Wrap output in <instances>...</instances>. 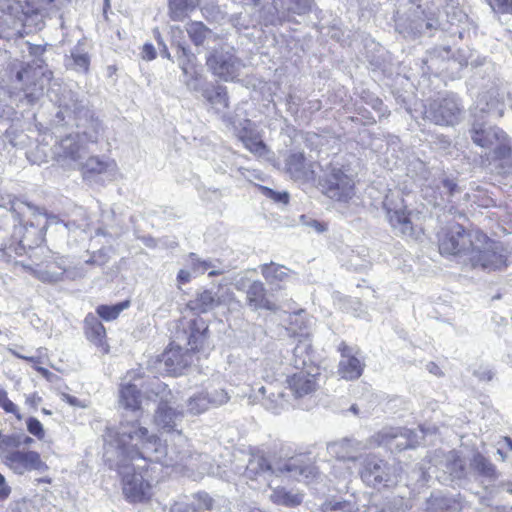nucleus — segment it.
Returning <instances> with one entry per match:
<instances>
[{
  "mask_svg": "<svg viewBox=\"0 0 512 512\" xmlns=\"http://www.w3.org/2000/svg\"><path fill=\"white\" fill-rule=\"evenodd\" d=\"M165 371L171 375L181 374L192 363V353L181 348H170L162 355Z\"/></svg>",
  "mask_w": 512,
  "mask_h": 512,
  "instance_id": "24",
  "label": "nucleus"
},
{
  "mask_svg": "<svg viewBox=\"0 0 512 512\" xmlns=\"http://www.w3.org/2000/svg\"><path fill=\"white\" fill-rule=\"evenodd\" d=\"M411 33L414 35L422 34L425 32V20L413 21L410 25Z\"/></svg>",
  "mask_w": 512,
  "mask_h": 512,
  "instance_id": "59",
  "label": "nucleus"
},
{
  "mask_svg": "<svg viewBox=\"0 0 512 512\" xmlns=\"http://www.w3.org/2000/svg\"><path fill=\"white\" fill-rule=\"evenodd\" d=\"M387 219L394 231L403 236L413 235V225L399 191H389L383 201Z\"/></svg>",
  "mask_w": 512,
  "mask_h": 512,
  "instance_id": "12",
  "label": "nucleus"
},
{
  "mask_svg": "<svg viewBox=\"0 0 512 512\" xmlns=\"http://www.w3.org/2000/svg\"><path fill=\"white\" fill-rule=\"evenodd\" d=\"M420 433L421 435H418L404 427H384L370 438V443L374 446H384L392 452L402 451L418 445L426 432L421 429Z\"/></svg>",
  "mask_w": 512,
  "mask_h": 512,
  "instance_id": "9",
  "label": "nucleus"
},
{
  "mask_svg": "<svg viewBox=\"0 0 512 512\" xmlns=\"http://www.w3.org/2000/svg\"><path fill=\"white\" fill-rule=\"evenodd\" d=\"M221 304V300L210 290L196 294V297L187 303V307L196 314L207 313Z\"/></svg>",
  "mask_w": 512,
  "mask_h": 512,
  "instance_id": "28",
  "label": "nucleus"
},
{
  "mask_svg": "<svg viewBox=\"0 0 512 512\" xmlns=\"http://www.w3.org/2000/svg\"><path fill=\"white\" fill-rule=\"evenodd\" d=\"M15 204V200L11 195L3 196L0 194V207L10 210L16 216H18L19 212L17 211Z\"/></svg>",
  "mask_w": 512,
  "mask_h": 512,
  "instance_id": "54",
  "label": "nucleus"
},
{
  "mask_svg": "<svg viewBox=\"0 0 512 512\" xmlns=\"http://www.w3.org/2000/svg\"><path fill=\"white\" fill-rule=\"evenodd\" d=\"M142 58L147 61H151L156 58V50L150 43H146L142 47Z\"/></svg>",
  "mask_w": 512,
  "mask_h": 512,
  "instance_id": "55",
  "label": "nucleus"
},
{
  "mask_svg": "<svg viewBox=\"0 0 512 512\" xmlns=\"http://www.w3.org/2000/svg\"><path fill=\"white\" fill-rule=\"evenodd\" d=\"M209 70L224 81L235 80L243 66L233 52V48L220 46L213 48L206 59Z\"/></svg>",
  "mask_w": 512,
  "mask_h": 512,
  "instance_id": "10",
  "label": "nucleus"
},
{
  "mask_svg": "<svg viewBox=\"0 0 512 512\" xmlns=\"http://www.w3.org/2000/svg\"><path fill=\"white\" fill-rule=\"evenodd\" d=\"M285 172L295 181L308 182L315 179V163L303 152L292 151L285 158Z\"/></svg>",
  "mask_w": 512,
  "mask_h": 512,
  "instance_id": "18",
  "label": "nucleus"
},
{
  "mask_svg": "<svg viewBox=\"0 0 512 512\" xmlns=\"http://www.w3.org/2000/svg\"><path fill=\"white\" fill-rule=\"evenodd\" d=\"M42 93H43V86L40 85L39 87H37L35 85V88L31 92H27L25 94V98L29 104H34L40 98Z\"/></svg>",
  "mask_w": 512,
  "mask_h": 512,
  "instance_id": "56",
  "label": "nucleus"
},
{
  "mask_svg": "<svg viewBox=\"0 0 512 512\" xmlns=\"http://www.w3.org/2000/svg\"><path fill=\"white\" fill-rule=\"evenodd\" d=\"M360 506L353 495L348 499L331 498L326 500L320 508V512H360Z\"/></svg>",
  "mask_w": 512,
  "mask_h": 512,
  "instance_id": "34",
  "label": "nucleus"
},
{
  "mask_svg": "<svg viewBox=\"0 0 512 512\" xmlns=\"http://www.w3.org/2000/svg\"><path fill=\"white\" fill-rule=\"evenodd\" d=\"M461 107L455 95L449 94L434 100L425 110V116L437 125H454L458 122Z\"/></svg>",
  "mask_w": 512,
  "mask_h": 512,
  "instance_id": "15",
  "label": "nucleus"
},
{
  "mask_svg": "<svg viewBox=\"0 0 512 512\" xmlns=\"http://www.w3.org/2000/svg\"><path fill=\"white\" fill-rule=\"evenodd\" d=\"M84 333L86 338L103 353H108L109 346L106 343V330L97 316L89 313L84 319Z\"/></svg>",
  "mask_w": 512,
  "mask_h": 512,
  "instance_id": "25",
  "label": "nucleus"
},
{
  "mask_svg": "<svg viewBox=\"0 0 512 512\" xmlns=\"http://www.w3.org/2000/svg\"><path fill=\"white\" fill-rule=\"evenodd\" d=\"M475 233L467 232L461 225H452L443 232L439 238V250L441 254L466 256L475 245Z\"/></svg>",
  "mask_w": 512,
  "mask_h": 512,
  "instance_id": "11",
  "label": "nucleus"
},
{
  "mask_svg": "<svg viewBox=\"0 0 512 512\" xmlns=\"http://www.w3.org/2000/svg\"><path fill=\"white\" fill-rule=\"evenodd\" d=\"M321 191L330 199L347 202L355 195V182L342 167L331 164L319 182Z\"/></svg>",
  "mask_w": 512,
  "mask_h": 512,
  "instance_id": "7",
  "label": "nucleus"
},
{
  "mask_svg": "<svg viewBox=\"0 0 512 512\" xmlns=\"http://www.w3.org/2000/svg\"><path fill=\"white\" fill-rule=\"evenodd\" d=\"M53 153L60 165L75 169L80 166L81 160L87 154V148L84 141L71 133L54 145Z\"/></svg>",
  "mask_w": 512,
  "mask_h": 512,
  "instance_id": "14",
  "label": "nucleus"
},
{
  "mask_svg": "<svg viewBox=\"0 0 512 512\" xmlns=\"http://www.w3.org/2000/svg\"><path fill=\"white\" fill-rule=\"evenodd\" d=\"M261 192L276 203L287 204L289 201V194L286 191L277 192L265 186H259Z\"/></svg>",
  "mask_w": 512,
  "mask_h": 512,
  "instance_id": "50",
  "label": "nucleus"
},
{
  "mask_svg": "<svg viewBox=\"0 0 512 512\" xmlns=\"http://www.w3.org/2000/svg\"><path fill=\"white\" fill-rule=\"evenodd\" d=\"M186 32L191 41L196 46L206 45L210 48L209 44L211 42L216 43L219 40V37L216 33H214L211 29L207 28L202 22L199 21H191L187 23Z\"/></svg>",
  "mask_w": 512,
  "mask_h": 512,
  "instance_id": "26",
  "label": "nucleus"
},
{
  "mask_svg": "<svg viewBox=\"0 0 512 512\" xmlns=\"http://www.w3.org/2000/svg\"><path fill=\"white\" fill-rule=\"evenodd\" d=\"M153 385L154 388L151 390V393L160 399L159 406L154 415V423L160 431L170 434V441L173 442V444L170 447L163 445L156 435L150 434L147 430L148 436H154L158 443L163 448L167 449V452L187 446V438L183 435L182 431L178 429L184 416L183 412L176 411L168 405V403L171 402L172 395L166 384L155 381Z\"/></svg>",
  "mask_w": 512,
  "mask_h": 512,
  "instance_id": "4",
  "label": "nucleus"
},
{
  "mask_svg": "<svg viewBox=\"0 0 512 512\" xmlns=\"http://www.w3.org/2000/svg\"><path fill=\"white\" fill-rule=\"evenodd\" d=\"M437 189H439V194L441 197V200H447L450 201V199L459 192L458 185L451 179H448L446 177H441L437 184Z\"/></svg>",
  "mask_w": 512,
  "mask_h": 512,
  "instance_id": "46",
  "label": "nucleus"
},
{
  "mask_svg": "<svg viewBox=\"0 0 512 512\" xmlns=\"http://www.w3.org/2000/svg\"><path fill=\"white\" fill-rule=\"evenodd\" d=\"M471 465L480 476L489 481H494L497 478L496 467L481 454L474 455Z\"/></svg>",
  "mask_w": 512,
  "mask_h": 512,
  "instance_id": "40",
  "label": "nucleus"
},
{
  "mask_svg": "<svg viewBox=\"0 0 512 512\" xmlns=\"http://www.w3.org/2000/svg\"><path fill=\"white\" fill-rule=\"evenodd\" d=\"M212 507L213 499L207 493H197L189 502H175L171 506L170 512H204L211 510Z\"/></svg>",
  "mask_w": 512,
  "mask_h": 512,
  "instance_id": "27",
  "label": "nucleus"
},
{
  "mask_svg": "<svg viewBox=\"0 0 512 512\" xmlns=\"http://www.w3.org/2000/svg\"><path fill=\"white\" fill-rule=\"evenodd\" d=\"M130 305L129 301H123L117 303L115 305H99L96 309V312L99 317H101L105 321L115 320L119 314L128 308Z\"/></svg>",
  "mask_w": 512,
  "mask_h": 512,
  "instance_id": "44",
  "label": "nucleus"
},
{
  "mask_svg": "<svg viewBox=\"0 0 512 512\" xmlns=\"http://www.w3.org/2000/svg\"><path fill=\"white\" fill-rule=\"evenodd\" d=\"M229 399V394L223 389L215 390L210 394L208 393V400L210 406H221L227 403Z\"/></svg>",
  "mask_w": 512,
  "mask_h": 512,
  "instance_id": "51",
  "label": "nucleus"
},
{
  "mask_svg": "<svg viewBox=\"0 0 512 512\" xmlns=\"http://www.w3.org/2000/svg\"><path fill=\"white\" fill-rule=\"evenodd\" d=\"M20 434L4 436L0 439V457L6 458V452H16L20 450Z\"/></svg>",
  "mask_w": 512,
  "mask_h": 512,
  "instance_id": "47",
  "label": "nucleus"
},
{
  "mask_svg": "<svg viewBox=\"0 0 512 512\" xmlns=\"http://www.w3.org/2000/svg\"><path fill=\"white\" fill-rule=\"evenodd\" d=\"M475 240L476 243L469 252L468 258L473 267L489 272L506 267V256L500 244L488 239L480 232H475Z\"/></svg>",
  "mask_w": 512,
  "mask_h": 512,
  "instance_id": "5",
  "label": "nucleus"
},
{
  "mask_svg": "<svg viewBox=\"0 0 512 512\" xmlns=\"http://www.w3.org/2000/svg\"><path fill=\"white\" fill-rule=\"evenodd\" d=\"M203 337H204V335L200 331H197V333H194V332L191 333L189 340H188V344L190 345L191 350H195L198 348V342Z\"/></svg>",
  "mask_w": 512,
  "mask_h": 512,
  "instance_id": "60",
  "label": "nucleus"
},
{
  "mask_svg": "<svg viewBox=\"0 0 512 512\" xmlns=\"http://www.w3.org/2000/svg\"><path fill=\"white\" fill-rule=\"evenodd\" d=\"M202 95L216 113L222 114V118L223 116L226 117L224 114L225 110L228 108V94L226 87L216 86L205 88L202 91Z\"/></svg>",
  "mask_w": 512,
  "mask_h": 512,
  "instance_id": "30",
  "label": "nucleus"
},
{
  "mask_svg": "<svg viewBox=\"0 0 512 512\" xmlns=\"http://www.w3.org/2000/svg\"><path fill=\"white\" fill-rule=\"evenodd\" d=\"M84 178L90 180L110 181L117 172L115 161L108 158L89 157L85 162L81 161L80 166Z\"/></svg>",
  "mask_w": 512,
  "mask_h": 512,
  "instance_id": "19",
  "label": "nucleus"
},
{
  "mask_svg": "<svg viewBox=\"0 0 512 512\" xmlns=\"http://www.w3.org/2000/svg\"><path fill=\"white\" fill-rule=\"evenodd\" d=\"M203 0H169V12L173 21L183 20Z\"/></svg>",
  "mask_w": 512,
  "mask_h": 512,
  "instance_id": "36",
  "label": "nucleus"
},
{
  "mask_svg": "<svg viewBox=\"0 0 512 512\" xmlns=\"http://www.w3.org/2000/svg\"><path fill=\"white\" fill-rule=\"evenodd\" d=\"M341 359L338 365V374L346 380H354L362 375L364 363L357 356L358 352L342 342L339 345Z\"/></svg>",
  "mask_w": 512,
  "mask_h": 512,
  "instance_id": "21",
  "label": "nucleus"
},
{
  "mask_svg": "<svg viewBox=\"0 0 512 512\" xmlns=\"http://www.w3.org/2000/svg\"><path fill=\"white\" fill-rule=\"evenodd\" d=\"M313 5L312 0H272V7L265 12V20L272 25L291 21L295 15L309 13Z\"/></svg>",
  "mask_w": 512,
  "mask_h": 512,
  "instance_id": "13",
  "label": "nucleus"
},
{
  "mask_svg": "<svg viewBox=\"0 0 512 512\" xmlns=\"http://www.w3.org/2000/svg\"><path fill=\"white\" fill-rule=\"evenodd\" d=\"M64 226L69 230H80L81 232H85L86 228L88 227V223H86V217H84L82 219V221L80 223H76L75 220L73 221H68L66 223H64Z\"/></svg>",
  "mask_w": 512,
  "mask_h": 512,
  "instance_id": "57",
  "label": "nucleus"
},
{
  "mask_svg": "<svg viewBox=\"0 0 512 512\" xmlns=\"http://www.w3.org/2000/svg\"><path fill=\"white\" fill-rule=\"evenodd\" d=\"M223 121L234 127L236 135L242 143L258 133L255 129V124L249 119L240 122L239 126H236L229 117L223 116Z\"/></svg>",
  "mask_w": 512,
  "mask_h": 512,
  "instance_id": "42",
  "label": "nucleus"
},
{
  "mask_svg": "<svg viewBox=\"0 0 512 512\" xmlns=\"http://www.w3.org/2000/svg\"><path fill=\"white\" fill-rule=\"evenodd\" d=\"M289 325V330L294 336L306 339L310 336L313 318L300 310L290 316Z\"/></svg>",
  "mask_w": 512,
  "mask_h": 512,
  "instance_id": "33",
  "label": "nucleus"
},
{
  "mask_svg": "<svg viewBox=\"0 0 512 512\" xmlns=\"http://www.w3.org/2000/svg\"><path fill=\"white\" fill-rule=\"evenodd\" d=\"M319 369L301 370L287 379L288 386L295 398H302L314 393L319 387Z\"/></svg>",
  "mask_w": 512,
  "mask_h": 512,
  "instance_id": "20",
  "label": "nucleus"
},
{
  "mask_svg": "<svg viewBox=\"0 0 512 512\" xmlns=\"http://www.w3.org/2000/svg\"><path fill=\"white\" fill-rule=\"evenodd\" d=\"M170 453H180L184 460L173 467L182 466L191 471H197L199 475L210 474L213 472V466L210 457L206 454H192L189 445L179 447Z\"/></svg>",
  "mask_w": 512,
  "mask_h": 512,
  "instance_id": "23",
  "label": "nucleus"
},
{
  "mask_svg": "<svg viewBox=\"0 0 512 512\" xmlns=\"http://www.w3.org/2000/svg\"><path fill=\"white\" fill-rule=\"evenodd\" d=\"M261 273L268 284L281 288V283L286 282L291 277V271L285 266L270 263L260 266Z\"/></svg>",
  "mask_w": 512,
  "mask_h": 512,
  "instance_id": "32",
  "label": "nucleus"
},
{
  "mask_svg": "<svg viewBox=\"0 0 512 512\" xmlns=\"http://www.w3.org/2000/svg\"><path fill=\"white\" fill-rule=\"evenodd\" d=\"M494 11L512 13V0H487Z\"/></svg>",
  "mask_w": 512,
  "mask_h": 512,
  "instance_id": "52",
  "label": "nucleus"
},
{
  "mask_svg": "<svg viewBox=\"0 0 512 512\" xmlns=\"http://www.w3.org/2000/svg\"><path fill=\"white\" fill-rule=\"evenodd\" d=\"M246 302L253 311L279 309L278 305L269 298L266 287L261 281H253L249 284L246 290Z\"/></svg>",
  "mask_w": 512,
  "mask_h": 512,
  "instance_id": "22",
  "label": "nucleus"
},
{
  "mask_svg": "<svg viewBox=\"0 0 512 512\" xmlns=\"http://www.w3.org/2000/svg\"><path fill=\"white\" fill-rule=\"evenodd\" d=\"M57 265L58 270H61L63 272V278L66 277L67 279L75 280L77 278H82L85 276L86 272L82 267L67 268L65 266L64 258H59Z\"/></svg>",
  "mask_w": 512,
  "mask_h": 512,
  "instance_id": "49",
  "label": "nucleus"
},
{
  "mask_svg": "<svg viewBox=\"0 0 512 512\" xmlns=\"http://www.w3.org/2000/svg\"><path fill=\"white\" fill-rule=\"evenodd\" d=\"M57 261L48 262L46 265H37L36 268L32 269L33 274L42 282L45 283H57L63 280V272L61 270L56 271L58 268Z\"/></svg>",
  "mask_w": 512,
  "mask_h": 512,
  "instance_id": "37",
  "label": "nucleus"
},
{
  "mask_svg": "<svg viewBox=\"0 0 512 512\" xmlns=\"http://www.w3.org/2000/svg\"><path fill=\"white\" fill-rule=\"evenodd\" d=\"M360 512H393L390 508L386 509L378 504L363 505Z\"/></svg>",
  "mask_w": 512,
  "mask_h": 512,
  "instance_id": "58",
  "label": "nucleus"
},
{
  "mask_svg": "<svg viewBox=\"0 0 512 512\" xmlns=\"http://www.w3.org/2000/svg\"><path fill=\"white\" fill-rule=\"evenodd\" d=\"M447 472L453 477L460 479L464 476L465 464L456 451H450L446 456Z\"/></svg>",
  "mask_w": 512,
  "mask_h": 512,
  "instance_id": "43",
  "label": "nucleus"
},
{
  "mask_svg": "<svg viewBox=\"0 0 512 512\" xmlns=\"http://www.w3.org/2000/svg\"><path fill=\"white\" fill-rule=\"evenodd\" d=\"M243 144L246 149L258 156H264L268 152L267 146L262 141L259 133L244 141Z\"/></svg>",
  "mask_w": 512,
  "mask_h": 512,
  "instance_id": "48",
  "label": "nucleus"
},
{
  "mask_svg": "<svg viewBox=\"0 0 512 512\" xmlns=\"http://www.w3.org/2000/svg\"><path fill=\"white\" fill-rule=\"evenodd\" d=\"M471 138L476 145L493 150L496 158H510L511 148L507 143L506 134L496 126L477 119L472 124Z\"/></svg>",
  "mask_w": 512,
  "mask_h": 512,
  "instance_id": "6",
  "label": "nucleus"
},
{
  "mask_svg": "<svg viewBox=\"0 0 512 512\" xmlns=\"http://www.w3.org/2000/svg\"><path fill=\"white\" fill-rule=\"evenodd\" d=\"M27 429L32 435L36 436L38 439H42L44 437L43 425L38 419L34 417H30L27 420Z\"/></svg>",
  "mask_w": 512,
  "mask_h": 512,
  "instance_id": "53",
  "label": "nucleus"
},
{
  "mask_svg": "<svg viewBox=\"0 0 512 512\" xmlns=\"http://www.w3.org/2000/svg\"><path fill=\"white\" fill-rule=\"evenodd\" d=\"M358 464V475L367 486H389L397 481L393 467L376 454L363 455Z\"/></svg>",
  "mask_w": 512,
  "mask_h": 512,
  "instance_id": "8",
  "label": "nucleus"
},
{
  "mask_svg": "<svg viewBox=\"0 0 512 512\" xmlns=\"http://www.w3.org/2000/svg\"><path fill=\"white\" fill-rule=\"evenodd\" d=\"M190 279H191V273L188 270L181 269L178 272L177 280L179 283L185 284V283L189 282Z\"/></svg>",
  "mask_w": 512,
  "mask_h": 512,
  "instance_id": "64",
  "label": "nucleus"
},
{
  "mask_svg": "<svg viewBox=\"0 0 512 512\" xmlns=\"http://www.w3.org/2000/svg\"><path fill=\"white\" fill-rule=\"evenodd\" d=\"M14 473L22 475L29 471H44L46 464L41 460L40 454L36 451L20 449L16 452H6L3 460Z\"/></svg>",
  "mask_w": 512,
  "mask_h": 512,
  "instance_id": "17",
  "label": "nucleus"
},
{
  "mask_svg": "<svg viewBox=\"0 0 512 512\" xmlns=\"http://www.w3.org/2000/svg\"><path fill=\"white\" fill-rule=\"evenodd\" d=\"M71 60L72 63L69 65L73 67V69L80 71V72H86L88 71L89 64H90V58L80 45H77L72 51H71Z\"/></svg>",
  "mask_w": 512,
  "mask_h": 512,
  "instance_id": "45",
  "label": "nucleus"
},
{
  "mask_svg": "<svg viewBox=\"0 0 512 512\" xmlns=\"http://www.w3.org/2000/svg\"><path fill=\"white\" fill-rule=\"evenodd\" d=\"M188 264L194 273L204 274L205 272H208L209 276H216L224 273V269H219L216 263L210 260H202L194 253L189 255Z\"/></svg>",
  "mask_w": 512,
  "mask_h": 512,
  "instance_id": "38",
  "label": "nucleus"
},
{
  "mask_svg": "<svg viewBox=\"0 0 512 512\" xmlns=\"http://www.w3.org/2000/svg\"><path fill=\"white\" fill-rule=\"evenodd\" d=\"M258 393L262 396V405L269 411L278 414L286 405L287 400L283 392L275 390V387L270 385L269 389L261 386Z\"/></svg>",
  "mask_w": 512,
  "mask_h": 512,
  "instance_id": "29",
  "label": "nucleus"
},
{
  "mask_svg": "<svg viewBox=\"0 0 512 512\" xmlns=\"http://www.w3.org/2000/svg\"><path fill=\"white\" fill-rule=\"evenodd\" d=\"M302 495L286 491L284 488H276L270 495V500L277 505L294 507L302 502Z\"/></svg>",
  "mask_w": 512,
  "mask_h": 512,
  "instance_id": "39",
  "label": "nucleus"
},
{
  "mask_svg": "<svg viewBox=\"0 0 512 512\" xmlns=\"http://www.w3.org/2000/svg\"><path fill=\"white\" fill-rule=\"evenodd\" d=\"M10 493V488L6 484L5 478L2 474H0V500L8 497Z\"/></svg>",
  "mask_w": 512,
  "mask_h": 512,
  "instance_id": "63",
  "label": "nucleus"
},
{
  "mask_svg": "<svg viewBox=\"0 0 512 512\" xmlns=\"http://www.w3.org/2000/svg\"><path fill=\"white\" fill-rule=\"evenodd\" d=\"M461 509L460 501L454 497L432 495L426 501L425 512H458Z\"/></svg>",
  "mask_w": 512,
  "mask_h": 512,
  "instance_id": "31",
  "label": "nucleus"
},
{
  "mask_svg": "<svg viewBox=\"0 0 512 512\" xmlns=\"http://www.w3.org/2000/svg\"><path fill=\"white\" fill-rule=\"evenodd\" d=\"M316 468L307 463L306 457L296 456L288 459L268 460L263 454H252L246 465L243 476L247 481L261 485L272 486L273 476L289 477L295 479H309L315 476Z\"/></svg>",
  "mask_w": 512,
  "mask_h": 512,
  "instance_id": "2",
  "label": "nucleus"
},
{
  "mask_svg": "<svg viewBox=\"0 0 512 512\" xmlns=\"http://www.w3.org/2000/svg\"><path fill=\"white\" fill-rule=\"evenodd\" d=\"M104 441V458L110 468L118 470L123 494L133 503L143 502L152 496L148 462L168 467L184 460L180 453H168L154 436H148L147 428L137 420L122 422L116 429H107Z\"/></svg>",
  "mask_w": 512,
  "mask_h": 512,
  "instance_id": "1",
  "label": "nucleus"
},
{
  "mask_svg": "<svg viewBox=\"0 0 512 512\" xmlns=\"http://www.w3.org/2000/svg\"><path fill=\"white\" fill-rule=\"evenodd\" d=\"M5 412L17 414L18 407L8 398L0 406Z\"/></svg>",
  "mask_w": 512,
  "mask_h": 512,
  "instance_id": "62",
  "label": "nucleus"
},
{
  "mask_svg": "<svg viewBox=\"0 0 512 512\" xmlns=\"http://www.w3.org/2000/svg\"><path fill=\"white\" fill-rule=\"evenodd\" d=\"M56 118L58 123L63 125H75L77 131L74 134L79 140L84 141L86 146L98 142L102 131L101 123L71 91L63 94L60 99Z\"/></svg>",
  "mask_w": 512,
  "mask_h": 512,
  "instance_id": "3",
  "label": "nucleus"
},
{
  "mask_svg": "<svg viewBox=\"0 0 512 512\" xmlns=\"http://www.w3.org/2000/svg\"><path fill=\"white\" fill-rule=\"evenodd\" d=\"M119 403L125 409L136 411L140 407V391L132 383H122L119 393Z\"/></svg>",
  "mask_w": 512,
  "mask_h": 512,
  "instance_id": "35",
  "label": "nucleus"
},
{
  "mask_svg": "<svg viewBox=\"0 0 512 512\" xmlns=\"http://www.w3.org/2000/svg\"><path fill=\"white\" fill-rule=\"evenodd\" d=\"M208 393L199 392L189 397L187 400V413L191 415H199L209 409Z\"/></svg>",
  "mask_w": 512,
  "mask_h": 512,
  "instance_id": "41",
  "label": "nucleus"
},
{
  "mask_svg": "<svg viewBox=\"0 0 512 512\" xmlns=\"http://www.w3.org/2000/svg\"><path fill=\"white\" fill-rule=\"evenodd\" d=\"M374 444L362 442L354 438H342L327 444V453L342 462H358L363 457L362 452Z\"/></svg>",
  "mask_w": 512,
  "mask_h": 512,
  "instance_id": "16",
  "label": "nucleus"
},
{
  "mask_svg": "<svg viewBox=\"0 0 512 512\" xmlns=\"http://www.w3.org/2000/svg\"><path fill=\"white\" fill-rule=\"evenodd\" d=\"M474 374L480 379V380H484V381H488V380H491L492 377H493V373L491 372V370H489L488 368L486 367H480L479 370L475 371Z\"/></svg>",
  "mask_w": 512,
  "mask_h": 512,
  "instance_id": "61",
  "label": "nucleus"
}]
</instances>
